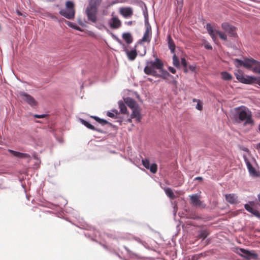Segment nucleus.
Instances as JSON below:
<instances>
[{"label": "nucleus", "instance_id": "1", "mask_svg": "<svg viewBox=\"0 0 260 260\" xmlns=\"http://www.w3.org/2000/svg\"><path fill=\"white\" fill-rule=\"evenodd\" d=\"M235 118L239 122L244 121V125L252 126L254 124L252 118L251 112L245 106H240L235 108Z\"/></svg>", "mask_w": 260, "mask_h": 260}, {"label": "nucleus", "instance_id": "2", "mask_svg": "<svg viewBox=\"0 0 260 260\" xmlns=\"http://www.w3.org/2000/svg\"><path fill=\"white\" fill-rule=\"evenodd\" d=\"M66 9H61L59 14L68 19H73L75 17V11L73 2L67 1L66 3Z\"/></svg>", "mask_w": 260, "mask_h": 260}, {"label": "nucleus", "instance_id": "3", "mask_svg": "<svg viewBox=\"0 0 260 260\" xmlns=\"http://www.w3.org/2000/svg\"><path fill=\"white\" fill-rule=\"evenodd\" d=\"M234 62H236V66L237 68L243 66L246 69L252 71L253 67L258 63L257 60L253 58H245L244 60L236 58L234 59Z\"/></svg>", "mask_w": 260, "mask_h": 260}, {"label": "nucleus", "instance_id": "4", "mask_svg": "<svg viewBox=\"0 0 260 260\" xmlns=\"http://www.w3.org/2000/svg\"><path fill=\"white\" fill-rule=\"evenodd\" d=\"M206 29L208 32V34L211 37L212 39L215 41L216 39V35H218L219 38L224 41L227 40L226 35L222 31L216 30L213 28L210 23H207L206 25Z\"/></svg>", "mask_w": 260, "mask_h": 260}, {"label": "nucleus", "instance_id": "5", "mask_svg": "<svg viewBox=\"0 0 260 260\" xmlns=\"http://www.w3.org/2000/svg\"><path fill=\"white\" fill-rule=\"evenodd\" d=\"M146 66L144 69L148 68L150 70H161L164 68V63L162 61L157 58L155 57L154 61L149 60L146 62Z\"/></svg>", "mask_w": 260, "mask_h": 260}, {"label": "nucleus", "instance_id": "6", "mask_svg": "<svg viewBox=\"0 0 260 260\" xmlns=\"http://www.w3.org/2000/svg\"><path fill=\"white\" fill-rule=\"evenodd\" d=\"M237 253L249 260H256L257 254L254 251H249L243 248L237 249Z\"/></svg>", "mask_w": 260, "mask_h": 260}, {"label": "nucleus", "instance_id": "7", "mask_svg": "<svg viewBox=\"0 0 260 260\" xmlns=\"http://www.w3.org/2000/svg\"><path fill=\"white\" fill-rule=\"evenodd\" d=\"M96 13L97 9L95 6L90 5L86 8V14L88 19L93 23L97 21Z\"/></svg>", "mask_w": 260, "mask_h": 260}, {"label": "nucleus", "instance_id": "8", "mask_svg": "<svg viewBox=\"0 0 260 260\" xmlns=\"http://www.w3.org/2000/svg\"><path fill=\"white\" fill-rule=\"evenodd\" d=\"M235 75L237 79L239 82L244 84H251L255 80V78L252 76H244L242 73L240 71H239L238 73H235Z\"/></svg>", "mask_w": 260, "mask_h": 260}, {"label": "nucleus", "instance_id": "9", "mask_svg": "<svg viewBox=\"0 0 260 260\" xmlns=\"http://www.w3.org/2000/svg\"><path fill=\"white\" fill-rule=\"evenodd\" d=\"M18 94L21 97H22L23 100H24L27 104H28L31 107L37 106V101L30 95L27 94V93L24 91H19Z\"/></svg>", "mask_w": 260, "mask_h": 260}, {"label": "nucleus", "instance_id": "10", "mask_svg": "<svg viewBox=\"0 0 260 260\" xmlns=\"http://www.w3.org/2000/svg\"><path fill=\"white\" fill-rule=\"evenodd\" d=\"M222 29L227 32L231 37H235L237 35L236 28L227 22L222 23L221 24Z\"/></svg>", "mask_w": 260, "mask_h": 260}, {"label": "nucleus", "instance_id": "11", "mask_svg": "<svg viewBox=\"0 0 260 260\" xmlns=\"http://www.w3.org/2000/svg\"><path fill=\"white\" fill-rule=\"evenodd\" d=\"M190 203L194 206H199L201 208H205L206 205L200 200V198L197 194H192L189 196Z\"/></svg>", "mask_w": 260, "mask_h": 260}, {"label": "nucleus", "instance_id": "12", "mask_svg": "<svg viewBox=\"0 0 260 260\" xmlns=\"http://www.w3.org/2000/svg\"><path fill=\"white\" fill-rule=\"evenodd\" d=\"M151 35V28L149 24H148L143 35L142 38L139 41L140 43L150 41V37Z\"/></svg>", "mask_w": 260, "mask_h": 260}, {"label": "nucleus", "instance_id": "13", "mask_svg": "<svg viewBox=\"0 0 260 260\" xmlns=\"http://www.w3.org/2000/svg\"><path fill=\"white\" fill-rule=\"evenodd\" d=\"M123 51L125 52L128 59L129 60H134L137 56V52L136 48H134L131 50H128L123 45Z\"/></svg>", "mask_w": 260, "mask_h": 260}, {"label": "nucleus", "instance_id": "14", "mask_svg": "<svg viewBox=\"0 0 260 260\" xmlns=\"http://www.w3.org/2000/svg\"><path fill=\"white\" fill-rule=\"evenodd\" d=\"M109 25L111 28L117 29L121 25V22L119 19L116 17H113L109 20Z\"/></svg>", "mask_w": 260, "mask_h": 260}, {"label": "nucleus", "instance_id": "15", "mask_svg": "<svg viewBox=\"0 0 260 260\" xmlns=\"http://www.w3.org/2000/svg\"><path fill=\"white\" fill-rule=\"evenodd\" d=\"M90 117L93 118L98 123L101 125L103 126L107 125L108 126L107 128L113 127L114 126V125L111 123L104 119L100 118L98 116H91Z\"/></svg>", "mask_w": 260, "mask_h": 260}, {"label": "nucleus", "instance_id": "16", "mask_svg": "<svg viewBox=\"0 0 260 260\" xmlns=\"http://www.w3.org/2000/svg\"><path fill=\"white\" fill-rule=\"evenodd\" d=\"M226 201L231 204L238 203V197L234 193L226 194L225 195Z\"/></svg>", "mask_w": 260, "mask_h": 260}, {"label": "nucleus", "instance_id": "17", "mask_svg": "<svg viewBox=\"0 0 260 260\" xmlns=\"http://www.w3.org/2000/svg\"><path fill=\"white\" fill-rule=\"evenodd\" d=\"M120 14L125 18L130 17L133 14V10L129 7L121 8L120 9Z\"/></svg>", "mask_w": 260, "mask_h": 260}, {"label": "nucleus", "instance_id": "18", "mask_svg": "<svg viewBox=\"0 0 260 260\" xmlns=\"http://www.w3.org/2000/svg\"><path fill=\"white\" fill-rule=\"evenodd\" d=\"M246 164L248 170V171L251 175L254 177H257L258 176V173L255 170L254 168L252 166L251 163L249 161V160L247 159H245Z\"/></svg>", "mask_w": 260, "mask_h": 260}, {"label": "nucleus", "instance_id": "19", "mask_svg": "<svg viewBox=\"0 0 260 260\" xmlns=\"http://www.w3.org/2000/svg\"><path fill=\"white\" fill-rule=\"evenodd\" d=\"M8 152H9L12 155L16 156L18 158H29L30 157V155L27 153H23L17 151H14L11 149H8Z\"/></svg>", "mask_w": 260, "mask_h": 260}, {"label": "nucleus", "instance_id": "20", "mask_svg": "<svg viewBox=\"0 0 260 260\" xmlns=\"http://www.w3.org/2000/svg\"><path fill=\"white\" fill-rule=\"evenodd\" d=\"M125 103L132 109L138 108L137 102L131 98H126L125 99Z\"/></svg>", "mask_w": 260, "mask_h": 260}, {"label": "nucleus", "instance_id": "21", "mask_svg": "<svg viewBox=\"0 0 260 260\" xmlns=\"http://www.w3.org/2000/svg\"><path fill=\"white\" fill-rule=\"evenodd\" d=\"M244 207L248 212L260 219V213L257 210L254 209L248 204H245Z\"/></svg>", "mask_w": 260, "mask_h": 260}, {"label": "nucleus", "instance_id": "22", "mask_svg": "<svg viewBox=\"0 0 260 260\" xmlns=\"http://www.w3.org/2000/svg\"><path fill=\"white\" fill-rule=\"evenodd\" d=\"M133 112L131 114L132 118H136V120L140 121L141 119V115L138 108L132 109Z\"/></svg>", "mask_w": 260, "mask_h": 260}, {"label": "nucleus", "instance_id": "23", "mask_svg": "<svg viewBox=\"0 0 260 260\" xmlns=\"http://www.w3.org/2000/svg\"><path fill=\"white\" fill-rule=\"evenodd\" d=\"M168 44L169 49L171 50L172 53H174L175 49V45L174 43L173 39L171 38V36L169 35L167 37Z\"/></svg>", "mask_w": 260, "mask_h": 260}, {"label": "nucleus", "instance_id": "24", "mask_svg": "<svg viewBox=\"0 0 260 260\" xmlns=\"http://www.w3.org/2000/svg\"><path fill=\"white\" fill-rule=\"evenodd\" d=\"M78 121L80 122L81 124L85 125L87 128L92 129V130H95L94 128V127L93 125L90 124L89 122L82 119V118H78Z\"/></svg>", "mask_w": 260, "mask_h": 260}, {"label": "nucleus", "instance_id": "25", "mask_svg": "<svg viewBox=\"0 0 260 260\" xmlns=\"http://www.w3.org/2000/svg\"><path fill=\"white\" fill-rule=\"evenodd\" d=\"M144 73L147 75H150L155 77H160V74L157 73L155 70H150L147 69H144Z\"/></svg>", "mask_w": 260, "mask_h": 260}, {"label": "nucleus", "instance_id": "26", "mask_svg": "<svg viewBox=\"0 0 260 260\" xmlns=\"http://www.w3.org/2000/svg\"><path fill=\"white\" fill-rule=\"evenodd\" d=\"M122 38L127 44H130L133 42L132 35L129 32H125L122 35Z\"/></svg>", "mask_w": 260, "mask_h": 260}, {"label": "nucleus", "instance_id": "27", "mask_svg": "<svg viewBox=\"0 0 260 260\" xmlns=\"http://www.w3.org/2000/svg\"><path fill=\"white\" fill-rule=\"evenodd\" d=\"M118 106L121 113L125 114L127 112V108L125 104L122 101L118 102Z\"/></svg>", "mask_w": 260, "mask_h": 260}, {"label": "nucleus", "instance_id": "28", "mask_svg": "<svg viewBox=\"0 0 260 260\" xmlns=\"http://www.w3.org/2000/svg\"><path fill=\"white\" fill-rule=\"evenodd\" d=\"M165 191L166 194L171 199H175L176 197L174 194L172 190L170 188H165Z\"/></svg>", "mask_w": 260, "mask_h": 260}, {"label": "nucleus", "instance_id": "29", "mask_svg": "<svg viewBox=\"0 0 260 260\" xmlns=\"http://www.w3.org/2000/svg\"><path fill=\"white\" fill-rule=\"evenodd\" d=\"M221 76L222 79L224 80L229 81V80H231L232 78V75L230 73H229L226 72H221Z\"/></svg>", "mask_w": 260, "mask_h": 260}, {"label": "nucleus", "instance_id": "30", "mask_svg": "<svg viewBox=\"0 0 260 260\" xmlns=\"http://www.w3.org/2000/svg\"><path fill=\"white\" fill-rule=\"evenodd\" d=\"M118 114V111L116 109H112L111 112L108 111L107 115L109 117L116 118Z\"/></svg>", "mask_w": 260, "mask_h": 260}, {"label": "nucleus", "instance_id": "31", "mask_svg": "<svg viewBox=\"0 0 260 260\" xmlns=\"http://www.w3.org/2000/svg\"><path fill=\"white\" fill-rule=\"evenodd\" d=\"M199 235V238L205 239L209 235V232L207 230H202Z\"/></svg>", "mask_w": 260, "mask_h": 260}, {"label": "nucleus", "instance_id": "32", "mask_svg": "<svg viewBox=\"0 0 260 260\" xmlns=\"http://www.w3.org/2000/svg\"><path fill=\"white\" fill-rule=\"evenodd\" d=\"M66 23L70 27L79 31H81V29L77 26L75 23H74L73 22L66 21Z\"/></svg>", "mask_w": 260, "mask_h": 260}, {"label": "nucleus", "instance_id": "33", "mask_svg": "<svg viewBox=\"0 0 260 260\" xmlns=\"http://www.w3.org/2000/svg\"><path fill=\"white\" fill-rule=\"evenodd\" d=\"M159 71L161 72V74H160V77L166 79L168 77L171 76L170 73L167 71L163 70V69L161 70H159Z\"/></svg>", "mask_w": 260, "mask_h": 260}, {"label": "nucleus", "instance_id": "34", "mask_svg": "<svg viewBox=\"0 0 260 260\" xmlns=\"http://www.w3.org/2000/svg\"><path fill=\"white\" fill-rule=\"evenodd\" d=\"M173 65L177 68L180 67L179 60L175 54H174L173 56Z\"/></svg>", "mask_w": 260, "mask_h": 260}, {"label": "nucleus", "instance_id": "35", "mask_svg": "<svg viewBox=\"0 0 260 260\" xmlns=\"http://www.w3.org/2000/svg\"><path fill=\"white\" fill-rule=\"evenodd\" d=\"M252 71L254 73L260 74V62L258 61V63L252 68Z\"/></svg>", "mask_w": 260, "mask_h": 260}, {"label": "nucleus", "instance_id": "36", "mask_svg": "<svg viewBox=\"0 0 260 260\" xmlns=\"http://www.w3.org/2000/svg\"><path fill=\"white\" fill-rule=\"evenodd\" d=\"M149 169L152 173H155L157 171V165L156 164H153L150 166Z\"/></svg>", "mask_w": 260, "mask_h": 260}, {"label": "nucleus", "instance_id": "37", "mask_svg": "<svg viewBox=\"0 0 260 260\" xmlns=\"http://www.w3.org/2000/svg\"><path fill=\"white\" fill-rule=\"evenodd\" d=\"M142 164L143 165V166L147 169H149V168H150V162H149V159H143L142 160Z\"/></svg>", "mask_w": 260, "mask_h": 260}, {"label": "nucleus", "instance_id": "38", "mask_svg": "<svg viewBox=\"0 0 260 260\" xmlns=\"http://www.w3.org/2000/svg\"><path fill=\"white\" fill-rule=\"evenodd\" d=\"M101 2V0H91L90 5L95 6L96 7L97 5H99Z\"/></svg>", "mask_w": 260, "mask_h": 260}, {"label": "nucleus", "instance_id": "39", "mask_svg": "<svg viewBox=\"0 0 260 260\" xmlns=\"http://www.w3.org/2000/svg\"><path fill=\"white\" fill-rule=\"evenodd\" d=\"M95 26L100 30L103 29H106V27L105 26V25L102 23L97 24Z\"/></svg>", "mask_w": 260, "mask_h": 260}, {"label": "nucleus", "instance_id": "40", "mask_svg": "<svg viewBox=\"0 0 260 260\" xmlns=\"http://www.w3.org/2000/svg\"><path fill=\"white\" fill-rule=\"evenodd\" d=\"M196 108V109H197L198 110H199L200 111L202 110V108H203V106H202V103L200 102H198Z\"/></svg>", "mask_w": 260, "mask_h": 260}, {"label": "nucleus", "instance_id": "41", "mask_svg": "<svg viewBox=\"0 0 260 260\" xmlns=\"http://www.w3.org/2000/svg\"><path fill=\"white\" fill-rule=\"evenodd\" d=\"M181 63L182 64V65L186 68L187 67V62L185 59V58H182L181 59Z\"/></svg>", "mask_w": 260, "mask_h": 260}, {"label": "nucleus", "instance_id": "42", "mask_svg": "<svg viewBox=\"0 0 260 260\" xmlns=\"http://www.w3.org/2000/svg\"><path fill=\"white\" fill-rule=\"evenodd\" d=\"M169 71L172 74H175L176 72V69L172 67H168Z\"/></svg>", "mask_w": 260, "mask_h": 260}, {"label": "nucleus", "instance_id": "43", "mask_svg": "<svg viewBox=\"0 0 260 260\" xmlns=\"http://www.w3.org/2000/svg\"><path fill=\"white\" fill-rule=\"evenodd\" d=\"M46 116L47 115L45 114H40V115L35 114L34 115V117L36 118H42L46 117Z\"/></svg>", "mask_w": 260, "mask_h": 260}, {"label": "nucleus", "instance_id": "44", "mask_svg": "<svg viewBox=\"0 0 260 260\" xmlns=\"http://www.w3.org/2000/svg\"><path fill=\"white\" fill-rule=\"evenodd\" d=\"M204 47L206 49H208V50L212 49V48L211 45L208 43H206L204 45Z\"/></svg>", "mask_w": 260, "mask_h": 260}, {"label": "nucleus", "instance_id": "45", "mask_svg": "<svg viewBox=\"0 0 260 260\" xmlns=\"http://www.w3.org/2000/svg\"><path fill=\"white\" fill-rule=\"evenodd\" d=\"M122 2V0H114V1H112V4H115L118 3H121Z\"/></svg>", "mask_w": 260, "mask_h": 260}, {"label": "nucleus", "instance_id": "46", "mask_svg": "<svg viewBox=\"0 0 260 260\" xmlns=\"http://www.w3.org/2000/svg\"><path fill=\"white\" fill-rule=\"evenodd\" d=\"M255 116L257 118H260V110L257 111L255 113Z\"/></svg>", "mask_w": 260, "mask_h": 260}, {"label": "nucleus", "instance_id": "47", "mask_svg": "<svg viewBox=\"0 0 260 260\" xmlns=\"http://www.w3.org/2000/svg\"><path fill=\"white\" fill-rule=\"evenodd\" d=\"M194 180H195L202 181L203 180V178L201 177H197L195 178Z\"/></svg>", "mask_w": 260, "mask_h": 260}, {"label": "nucleus", "instance_id": "48", "mask_svg": "<svg viewBox=\"0 0 260 260\" xmlns=\"http://www.w3.org/2000/svg\"><path fill=\"white\" fill-rule=\"evenodd\" d=\"M249 205L252 207V206H253L254 205V202L253 201L249 202Z\"/></svg>", "mask_w": 260, "mask_h": 260}, {"label": "nucleus", "instance_id": "49", "mask_svg": "<svg viewBox=\"0 0 260 260\" xmlns=\"http://www.w3.org/2000/svg\"><path fill=\"white\" fill-rule=\"evenodd\" d=\"M116 41L120 44H122L121 41L118 39V38H116Z\"/></svg>", "mask_w": 260, "mask_h": 260}, {"label": "nucleus", "instance_id": "50", "mask_svg": "<svg viewBox=\"0 0 260 260\" xmlns=\"http://www.w3.org/2000/svg\"><path fill=\"white\" fill-rule=\"evenodd\" d=\"M126 23H127V24L128 25H132V23H133V21H129L127 22H126Z\"/></svg>", "mask_w": 260, "mask_h": 260}, {"label": "nucleus", "instance_id": "51", "mask_svg": "<svg viewBox=\"0 0 260 260\" xmlns=\"http://www.w3.org/2000/svg\"><path fill=\"white\" fill-rule=\"evenodd\" d=\"M17 13L19 16H22V14L20 11H17Z\"/></svg>", "mask_w": 260, "mask_h": 260}, {"label": "nucleus", "instance_id": "52", "mask_svg": "<svg viewBox=\"0 0 260 260\" xmlns=\"http://www.w3.org/2000/svg\"><path fill=\"white\" fill-rule=\"evenodd\" d=\"M144 17H145V18H146V17L147 16V12H145V11H144Z\"/></svg>", "mask_w": 260, "mask_h": 260}, {"label": "nucleus", "instance_id": "53", "mask_svg": "<svg viewBox=\"0 0 260 260\" xmlns=\"http://www.w3.org/2000/svg\"><path fill=\"white\" fill-rule=\"evenodd\" d=\"M112 34V37H113L114 39H116V38H117V37L115 35H114V34Z\"/></svg>", "mask_w": 260, "mask_h": 260}, {"label": "nucleus", "instance_id": "54", "mask_svg": "<svg viewBox=\"0 0 260 260\" xmlns=\"http://www.w3.org/2000/svg\"><path fill=\"white\" fill-rule=\"evenodd\" d=\"M258 130H260V123L259 124V125H258Z\"/></svg>", "mask_w": 260, "mask_h": 260}, {"label": "nucleus", "instance_id": "55", "mask_svg": "<svg viewBox=\"0 0 260 260\" xmlns=\"http://www.w3.org/2000/svg\"><path fill=\"white\" fill-rule=\"evenodd\" d=\"M244 151H248L247 148H245V149H244Z\"/></svg>", "mask_w": 260, "mask_h": 260}]
</instances>
